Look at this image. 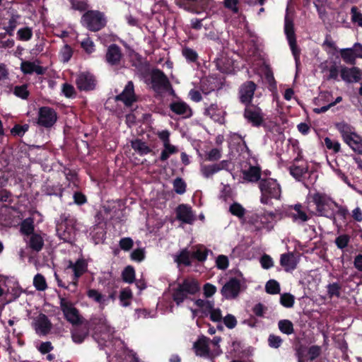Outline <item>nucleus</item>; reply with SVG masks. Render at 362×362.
I'll return each mask as SVG.
<instances>
[{
	"label": "nucleus",
	"mask_w": 362,
	"mask_h": 362,
	"mask_svg": "<svg viewBox=\"0 0 362 362\" xmlns=\"http://www.w3.org/2000/svg\"><path fill=\"white\" fill-rule=\"evenodd\" d=\"M199 290V285L196 280L187 279L182 284H178L177 288L174 289L173 299L177 305L185 302L188 308L189 306L194 308L195 306L194 301L196 300L192 299L191 296L195 294Z\"/></svg>",
	"instance_id": "1"
},
{
	"label": "nucleus",
	"mask_w": 362,
	"mask_h": 362,
	"mask_svg": "<svg viewBox=\"0 0 362 362\" xmlns=\"http://www.w3.org/2000/svg\"><path fill=\"white\" fill-rule=\"evenodd\" d=\"M197 308L189 306L192 313V317H195L201 313L204 316L208 317L214 322H222L223 314L220 308L215 307L214 302L209 300L197 299L194 301Z\"/></svg>",
	"instance_id": "2"
},
{
	"label": "nucleus",
	"mask_w": 362,
	"mask_h": 362,
	"mask_svg": "<svg viewBox=\"0 0 362 362\" xmlns=\"http://www.w3.org/2000/svg\"><path fill=\"white\" fill-rule=\"evenodd\" d=\"M259 188L261 192L260 202L263 204H272V199L278 200L281 197V188L275 179H261Z\"/></svg>",
	"instance_id": "3"
},
{
	"label": "nucleus",
	"mask_w": 362,
	"mask_h": 362,
	"mask_svg": "<svg viewBox=\"0 0 362 362\" xmlns=\"http://www.w3.org/2000/svg\"><path fill=\"white\" fill-rule=\"evenodd\" d=\"M344 141L355 152L362 153V138L355 132L350 124L340 122L335 124Z\"/></svg>",
	"instance_id": "4"
},
{
	"label": "nucleus",
	"mask_w": 362,
	"mask_h": 362,
	"mask_svg": "<svg viewBox=\"0 0 362 362\" xmlns=\"http://www.w3.org/2000/svg\"><path fill=\"white\" fill-rule=\"evenodd\" d=\"M276 223V214L272 211H260L252 215L250 224L256 231H271Z\"/></svg>",
	"instance_id": "5"
},
{
	"label": "nucleus",
	"mask_w": 362,
	"mask_h": 362,
	"mask_svg": "<svg viewBox=\"0 0 362 362\" xmlns=\"http://www.w3.org/2000/svg\"><path fill=\"white\" fill-rule=\"evenodd\" d=\"M308 199H311L315 204L316 209L320 216L329 217L330 215L329 209L336 206V202L324 193L310 194Z\"/></svg>",
	"instance_id": "6"
},
{
	"label": "nucleus",
	"mask_w": 362,
	"mask_h": 362,
	"mask_svg": "<svg viewBox=\"0 0 362 362\" xmlns=\"http://www.w3.org/2000/svg\"><path fill=\"white\" fill-rule=\"evenodd\" d=\"M244 278H231L222 287L221 293L226 299H234L238 297L241 291L245 288Z\"/></svg>",
	"instance_id": "7"
},
{
	"label": "nucleus",
	"mask_w": 362,
	"mask_h": 362,
	"mask_svg": "<svg viewBox=\"0 0 362 362\" xmlns=\"http://www.w3.org/2000/svg\"><path fill=\"white\" fill-rule=\"evenodd\" d=\"M82 23L90 30L98 31L105 25L104 15L98 11H88L81 18Z\"/></svg>",
	"instance_id": "8"
},
{
	"label": "nucleus",
	"mask_w": 362,
	"mask_h": 362,
	"mask_svg": "<svg viewBox=\"0 0 362 362\" xmlns=\"http://www.w3.org/2000/svg\"><path fill=\"white\" fill-rule=\"evenodd\" d=\"M284 32L286 35L290 48L294 57L296 66L300 64V51L296 45L294 28L293 21L289 18L288 12L285 16Z\"/></svg>",
	"instance_id": "9"
},
{
	"label": "nucleus",
	"mask_w": 362,
	"mask_h": 362,
	"mask_svg": "<svg viewBox=\"0 0 362 362\" xmlns=\"http://www.w3.org/2000/svg\"><path fill=\"white\" fill-rule=\"evenodd\" d=\"M95 329L94 337L100 345L102 344L103 341L105 343H112L114 329L110 327L105 317L99 319V322Z\"/></svg>",
	"instance_id": "10"
},
{
	"label": "nucleus",
	"mask_w": 362,
	"mask_h": 362,
	"mask_svg": "<svg viewBox=\"0 0 362 362\" xmlns=\"http://www.w3.org/2000/svg\"><path fill=\"white\" fill-rule=\"evenodd\" d=\"M61 310L65 319L73 325H77L81 322L82 317L74 304L66 298H62L60 300Z\"/></svg>",
	"instance_id": "11"
},
{
	"label": "nucleus",
	"mask_w": 362,
	"mask_h": 362,
	"mask_svg": "<svg viewBox=\"0 0 362 362\" xmlns=\"http://www.w3.org/2000/svg\"><path fill=\"white\" fill-rule=\"evenodd\" d=\"M57 233L60 239L72 243L76 235V221L74 219L66 220L59 226Z\"/></svg>",
	"instance_id": "12"
},
{
	"label": "nucleus",
	"mask_w": 362,
	"mask_h": 362,
	"mask_svg": "<svg viewBox=\"0 0 362 362\" xmlns=\"http://www.w3.org/2000/svg\"><path fill=\"white\" fill-rule=\"evenodd\" d=\"M195 354L199 357L211 358L216 357L210 346L209 339L206 337H200L193 344Z\"/></svg>",
	"instance_id": "13"
},
{
	"label": "nucleus",
	"mask_w": 362,
	"mask_h": 362,
	"mask_svg": "<svg viewBox=\"0 0 362 362\" xmlns=\"http://www.w3.org/2000/svg\"><path fill=\"white\" fill-rule=\"evenodd\" d=\"M57 115L53 109L49 107L40 108L37 119L38 124L47 128L51 127L57 122Z\"/></svg>",
	"instance_id": "14"
},
{
	"label": "nucleus",
	"mask_w": 362,
	"mask_h": 362,
	"mask_svg": "<svg viewBox=\"0 0 362 362\" xmlns=\"http://www.w3.org/2000/svg\"><path fill=\"white\" fill-rule=\"evenodd\" d=\"M245 117L253 126H260L264 121L262 110L255 105H249L245 110Z\"/></svg>",
	"instance_id": "15"
},
{
	"label": "nucleus",
	"mask_w": 362,
	"mask_h": 362,
	"mask_svg": "<svg viewBox=\"0 0 362 362\" xmlns=\"http://www.w3.org/2000/svg\"><path fill=\"white\" fill-rule=\"evenodd\" d=\"M288 216L291 218L293 222L299 225L304 223L310 218V214L305 212L301 204L291 206L288 211Z\"/></svg>",
	"instance_id": "16"
},
{
	"label": "nucleus",
	"mask_w": 362,
	"mask_h": 362,
	"mask_svg": "<svg viewBox=\"0 0 362 362\" xmlns=\"http://www.w3.org/2000/svg\"><path fill=\"white\" fill-rule=\"evenodd\" d=\"M152 86L155 91L160 93L167 90L170 88V83L162 71L156 70L152 74Z\"/></svg>",
	"instance_id": "17"
},
{
	"label": "nucleus",
	"mask_w": 362,
	"mask_h": 362,
	"mask_svg": "<svg viewBox=\"0 0 362 362\" xmlns=\"http://www.w3.org/2000/svg\"><path fill=\"white\" fill-rule=\"evenodd\" d=\"M299 261L300 256L293 252L284 253L280 257V264L287 272L293 271L297 267Z\"/></svg>",
	"instance_id": "18"
},
{
	"label": "nucleus",
	"mask_w": 362,
	"mask_h": 362,
	"mask_svg": "<svg viewBox=\"0 0 362 362\" xmlns=\"http://www.w3.org/2000/svg\"><path fill=\"white\" fill-rule=\"evenodd\" d=\"M87 268L88 264L86 262L82 259H78L74 263L72 262H69L67 269H71L74 273V280L72 281L73 286L75 287L77 286L78 279L87 271Z\"/></svg>",
	"instance_id": "19"
},
{
	"label": "nucleus",
	"mask_w": 362,
	"mask_h": 362,
	"mask_svg": "<svg viewBox=\"0 0 362 362\" xmlns=\"http://www.w3.org/2000/svg\"><path fill=\"white\" fill-rule=\"evenodd\" d=\"M340 75L341 79L346 83H356L362 78V72L356 67H341Z\"/></svg>",
	"instance_id": "20"
},
{
	"label": "nucleus",
	"mask_w": 362,
	"mask_h": 362,
	"mask_svg": "<svg viewBox=\"0 0 362 362\" xmlns=\"http://www.w3.org/2000/svg\"><path fill=\"white\" fill-rule=\"evenodd\" d=\"M256 85L252 81H247L240 89V98L243 103H250L253 98Z\"/></svg>",
	"instance_id": "21"
},
{
	"label": "nucleus",
	"mask_w": 362,
	"mask_h": 362,
	"mask_svg": "<svg viewBox=\"0 0 362 362\" xmlns=\"http://www.w3.org/2000/svg\"><path fill=\"white\" fill-rule=\"evenodd\" d=\"M170 109L175 114L183 117H189L192 115V109L184 101L176 100L170 103Z\"/></svg>",
	"instance_id": "22"
},
{
	"label": "nucleus",
	"mask_w": 362,
	"mask_h": 362,
	"mask_svg": "<svg viewBox=\"0 0 362 362\" xmlns=\"http://www.w3.org/2000/svg\"><path fill=\"white\" fill-rule=\"evenodd\" d=\"M76 84L80 90H91L95 87V79L89 73H81L76 78Z\"/></svg>",
	"instance_id": "23"
},
{
	"label": "nucleus",
	"mask_w": 362,
	"mask_h": 362,
	"mask_svg": "<svg viewBox=\"0 0 362 362\" xmlns=\"http://www.w3.org/2000/svg\"><path fill=\"white\" fill-rule=\"evenodd\" d=\"M34 327L38 334L45 335L50 330L51 323L45 315L41 314L35 318Z\"/></svg>",
	"instance_id": "24"
},
{
	"label": "nucleus",
	"mask_w": 362,
	"mask_h": 362,
	"mask_svg": "<svg viewBox=\"0 0 362 362\" xmlns=\"http://www.w3.org/2000/svg\"><path fill=\"white\" fill-rule=\"evenodd\" d=\"M117 99L122 100L127 106H130L136 100L132 81L128 82L122 93L117 96Z\"/></svg>",
	"instance_id": "25"
},
{
	"label": "nucleus",
	"mask_w": 362,
	"mask_h": 362,
	"mask_svg": "<svg viewBox=\"0 0 362 362\" xmlns=\"http://www.w3.org/2000/svg\"><path fill=\"white\" fill-rule=\"evenodd\" d=\"M227 166L228 162L226 160H222L218 163L212 165H202L200 170L203 176L206 178H209L221 170L226 168Z\"/></svg>",
	"instance_id": "26"
},
{
	"label": "nucleus",
	"mask_w": 362,
	"mask_h": 362,
	"mask_svg": "<svg viewBox=\"0 0 362 362\" xmlns=\"http://www.w3.org/2000/svg\"><path fill=\"white\" fill-rule=\"evenodd\" d=\"M21 69L25 74L35 73L38 75H41L45 73V69L40 66L37 61H23L21 64Z\"/></svg>",
	"instance_id": "27"
},
{
	"label": "nucleus",
	"mask_w": 362,
	"mask_h": 362,
	"mask_svg": "<svg viewBox=\"0 0 362 362\" xmlns=\"http://www.w3.org/2000/svg\"><path fill=\"white\" fill-rule=\"evenodd\" d=\"M177 218L186 223H192L194 221V216L190 207L180 205L177 209Z\"/></svg>",
	"instance_id": "28"
},
{
	"label": "nucleus",
	"mask_w": 362,
	"mask_h": 362,
	"mask_svg": "<svg viewBox=\"0 0 362 362\" xmlns=\"http://www.w3.org/2000/svg\"><path fill=\"white\" fill-rule=\"evenodd\" d=\"M122 57L120 49L115 45H110L106 54V60L108 64L115 65L119 63Z\"/></svg>",
	"instance_id": "29"
},
{
	"label": "nucleus",
	"mask_w": 362,
	"mask_h": 362,
	"mask_svg": "<svg viewBox=\"0 0 362 362\" xmlns=\"http://www.w3.org/2000/svg\"><path fill=\"white\" fill-rule=\"evenodd\" d=\"M205 114L209 116L215 122L223 123L224 122L225 112L222 109L218 107L216 105H211L206 109Z\"/></svg>",
	"instance_id": "30"
},
{
	"label": "nucleus",
	"mask_w": 362,
	"mask_h": 362,
	"mask_svg": "<svg viewBox=\"0 0 362 362\" xmlns=\"http://www.w3.org/2000/svg\"><path fill=\"white\" fill-rule=\"evenodd\" d=\"M87 296L90 299L98 303L101 309H103L108 304V298L107 296L101 294L95 289H89L87 291Z\"/></svg>",
	"instance_id": "31"
},
{
	"label": "nucleus",
	"mask_w": 362,
	"mask_h": 362,
	"mask_svg": "<svg viewBox=\"0 0 362 362\" xmlns=\"http://www.w3.org/2000/svg\"><path fill=\"white\" fill-rule=\"evenodd\" d=\"M192 259H197L199 262H204L206 259L209 252L204 245H196L191 250Z\"/></svg>",
	"instance_id": "32"
},
{
	"label": "nucleus",
	"mask_w": 362,
	"mask_h": 362,
	"mask_svg": "<svg viewBox=\"0 0 362 362\" xmlns=\"http://www.w3.org/2000/svg\"><path fill=\"white\" fill-rule=\"evenodd\" d=\"M260 168L259 166H250L249 169L243 170V177L249 182L260 180Z\"/></svg>",
	"instance_id": "33"
},
{
	"label": "nucleus",
	"mask_w": 362,
	"mask_h": 362,
	"mask_svg": "<svg viewBox=\"0 0 362 362\" xmlns=\"http://www.w3.org/2000/svg\"><path fill=\"white\" fill-rule=\"evenodd\" d=\"M21 16L18 14H14L11 16L8 22L4 23V30L6 33L12 36L16 27L19 25V20Z\"/></svg>",
	"instance_id": "34"
},
{
	"label": "nucleus",
	"mask_w": 362,
	"mask_h": 362,
	"mask_svg": "<svg viewBox=\"0 0 362 362\" xmlns=\"http://www.w3.org/2000/svg\"><path fill=\"white\" fill-rule=\"evenodd\" d=\"M132 148L140 156H145L151 152V148L146 142L140 139H136L132 141Z\"/></svg>",
	"instance_id": "35"
},
{
	"label": "nucleus",
	"mask_w": 362,
	"mask_h": 362,
	"mask_svg": "<svg viewBox=\"0 0 362 362\" xmlns=\"http://www.w3.org/2000/svg\"><path fill=\"white\" fill-rule=\"evenodd\" d=\"M192 256L191 250H182L178 255L175 256V261L178 264H183L189 266L192 264Z\"/></svg>",
	"instance_id": "36"
},
{
	"label": "nucleus",
	"mask_w": 362,
	"mask_h": 362,
	"mask_svg": "<svg viewBox=\"0 0 362 362\" xmlns=\"http://www.w3.org/2000/svg\"><path fill=\"white\" fill-rule=\"evenodd\" d=\"M29 247L37 252L40 251L44 245L42 238L40 235L33 234L28 241Z\"/></svg>",
	"instance_id": "37"
},
{
	"label": "nucleus",
	"mask_w": 362,
	"mask_h": 362,
	"mask_svg": "<svg viewBox=\"0 0 362 362\" xmlns=\"http://www.w3.org/2000/svg\"><path fill=\"white\" fill-rule=\"evenodd\" d=\"M163 150L160 153V159L163 161L166 160L171 155L177 153V148L172 145L170 143L169 144H163Z\"/></svg>",
	"instance_id": "38"
},
{
	"label": "nucleus",
	"mask_w": 362,
	"mask_h": 362,
	"mask_svg": "<svg viewBox=\"0 0 362 362\" xmlns=\"http://www.w3.org/2000/svg\"><path fill=\"white\" fill-rule=\"evenodd\" d=\"M330 215L329 217L333 218L335 220V216H339L344 219L348 214V209L336 203V206L329 209Z\"/></svg>",
	"instance_id": "39"
},
{
	"label": "nucleus",
	"mask_w": 362,
	"mask_h": 362,
	"mask_svg": "<svg viewBox=\"0 0 362 362\" xmlns=\"http://www.w3.org/2000/svg\"><path fill=\"white\" fill-rule=\"evenodd\" d=\"M17 39L20 41H29L33 35L32 28L23 27L17 31Z\"/></svg>",
	"instance_id": "40"
},
{
	"label": "nucleus",
	"mask_w": 362,
	"mask_h": 362,
	"mask_svg": "<svg viewBox=\"0 0 362 362\" xmlns=\"http://www.w3.org/2000/svg\"><path fill=\"white\" fill-rule=\"evenodd\" d=\"M307 171L308 168L305 165L297 166L293 165L290 167L291 175L298 180H300Z\"/></svg>",
	"instance_id": "41"
},
{
	"label": "nucleus",
	"mask_w": 362,
	"mask_h": 362,
	"mask_svg": "<svg viewBox=\"0 0 362 362\" xmlns=\"http://www.w3.org/2000/svg\"><path fill=\"white\" fill-rule=\"evenodd\" d=\"M132 298V292L129 288H126L121 291L120 294H119V300H120L121 305L123 307H127L130 305Z\"/></svg>",
	"instance_id": "42"
},
{
	"label": "nucleus",
	"mask_w": 362,
	"mask_h": 362,
	"mask_svg": "<svg viewBox=\"0 0 362 362\" xmlns=\"http://www.w3.org/2000/svg\"><path fill=\"white\" fill-rule=\"evenodd\" d=\"M279 330L286 334H291L293 332V323L288 320H281L278 323Z\"/></svg>",
	"instance_id": "43"
},
{
	"label": "nucleus",
	"mask_w": 362,
	"mask_h": 362,
	"mask_svg": "<svg viewBox=\"0 0 362 362\" xmlns=\"http://www.w3.org/2000/svg\"><path fill=\"white\" fill-rule=\"evenodd\" d=\"M23 290L20 287L18 283H14L13 286L11 288H8L7 290V293H5L6 295H10L11 298L8 300V302H10L11 300H13L18 298L21 294L22 293Z\"/></svg>",
	"instance_id": "44"
},
{
	"label": "nucleus",
	"mask_w": 362,
	"mask_h": 362,
	"mask_svg": "<svg viewBox=\"0 0 362 362\" xmlns=\"http://www.w3.org/2000/svg\"><path fill=\"white\" fill-rule=\"evenodd\" d=\"M34 230L33 220L30 218L25 219L21 225V231L25 235H30Z\"/></svg>",
	"instance_id": "45"
},
{
	"label": "nucleus",
	"mask_w": 362,
	"mask_h": 362,
	"mask_svg": "<svg viewBox=\"0 0 362 362\" xmlns=\"http://www.w3.org/2000/svg\"><path fill=\"white\" fill-rule=\"evenodd\" d=\"M324 141L325 145L327 149L332 151L335 153L340 151L341 144L338 141L332 139L329 137H325Z\"/></svg>",
	"instance_id": "46"
},
{
	"label": "nucleus",
	"mask_w": 362,
	"mask_h": 362,
	"mask_svg": "<svg viewBox=\"0 0 362 362\" xmlns=\"http://www.w3.org/2000/svg\"><path fill=\"white\" fill-rule=\"evenodd\" d=\"M340 54L343 60L346 63L354 64L356 59L351 48L341 49Z\"/></svg>",
	"instance_id": "47"
},
{
	"label": "nucleus",
	"mask_w": 362,
	"mask_h": 362,
	"mask_svg": "<svg viewBox=\"0 0 362 362\" xmlns=\"http://www.w3.org/2000/svg\"><path fill=\"white\" fill-rule=\"evenodd\" d=\"M229 211L233 215L238 218L243 217L245 214V209L244 207L237 202H235L230 206Z\"/></svg>",
	"instance_id": "48"
},
{
	"label": "nucleus",
	"mask_w": 362,
	"mask_h": 362,
	"mask_svg": "<svg viewBox=\"0 0 362 362\" xmlns=\"http://www.w3.org/2000/svg\"><path fill=\"white\" fill-rule=\"evenodd\" d=\"M122 279L124 281L131 284L134 281L135 272L132 267H127L122 272Z\"/></svg>",
	"instance_id": "49"
},
{
	"label": "nucleus",
	"mask_w": 362,
	"mask_h": 362,
	"mask_svg": "<svg viewBox=\"0 0 362 362\" xmlns=\"http://www.w3.org/2000/svg\"><path fill=\"white\" fill-rule=\"evenodd\" d=\"M33 285L38 291H45L47 287L45 277L40 274L34 277Z\"/></svg>",
	"instance_id": "50"
},
{
	"label": "nucleus",
	"mask_w": 362,
	"mask_h": 362,
	"mask_svg": "<svg viewBox=\"0 0 362 362\" xmlns=\"http://www.w3.org/2000/svg\"><path fill=\"white\" fill-rule=\"evenodd\" d=\"M87 336V332L78 328L74 329L71 332L72 339L74 342L80 344L83 341Z\"/></svg>",
	"instance_id": "51"
},
{
	"label": "nucleus",
	"mask_w": 362,
	"mask_h": 362,
	"mask_svg": "<svg viewBox=\"0 0 362 362\" xmlns=\"http://www.w3.org/2000/svg\"><path fill=\"white\" fill-rule=\"evenodd\" d=\"M266 291L270 294H277L280 291L279 284L275 280H269L265 286Z\"/></svg>",
	"instance_id": "52"
},
{
	"label": "nucleus",
	"mask_w": 362,
	"mask_h": 362,
	"mask_svg": "<svg viewBox=\"0 0 362 362\" xmlns=\"http://www.w3.org/2000/svg\"><path fill=\"white\" fill-rule=\"evenodd\" d=\"M281 304L286 308H291L294 304V297L290 293H284L280 297Z\"/></svg>",
	"instance_id": "53"
},
{
	"label": "nucleus",
	"mask_w": 362,
	"mask_h": 362,
	"mask_svg": "<svg viewBox=\"0 0 362 362\" xmlns=\"http://www.w3.org/2000/svg\"><path fill=\"white\" fill-rule=\"evenodd\" d=\"M74 10L84 11L88 8V3L85 0H69Z\"/></svg>",
	"instance_id": "54"
},
{
	"label": "nucleus",
	"mask_w": 362,
	"mask_h": 362,
	"mask_svg": "<svg viewBox=\"0 0 362 362\" xmlns=\"http://www.w3.org/2000/svg\"><path fill=\"white\" fill-rule=\"evenodd\" d=\"M351 21L362 27V13L356 6L351 8Z\"/></svg>",
	"instance_id": "55"
},
{
	"label": "nucleus",
	"mask_w": 362,
	"mask_h": 362,
	"mask_svg": "<svg viewBox=\"0 0 362 362\" xmlns=\"http://www.w3.org/2000/svg\"><path fill=\"white\" fill-rule=\"evenodd\" d=\"M72 49L69 45H65L59 52L61 60L67 62L72 57Z\"/></svg>",
	"instance_id": "56"
},
{
	"label": "nucleus",
	"mask_w": 362,
	"mask_h": 362,
	"mask_svg": "<svg viewBox=\"0 0 362 362\" xmlns=\"http://www.w3.org/2000/svg\"><path fill=\"white\" fill-rule=\"evenodd\" d=\"M182 54L189 62H194L197 61L198 58L197 53L194 49L189 47H185L182 49Z\"/></svg>",
	"instance_id": "57"
},
{
	"label": "nucleus",
	"mask_w": 362,
	"mask_h": 362,
	"mask_svg": "<svg viewBox=\"0 0 362 362\" xmlns=\"http://www.w3.org/2000/svg\"><path fill=\"white\" fill-rule=\"evenodd\" d=\"M222 322L228 329H233L237 325L235 317L231 314H227L226 316H223Z\"/></svg>",
	"instance_id": "58"
},
{
	"label": "nucleus",
	"mask_w": 362,
	"mask_h": 362,
	"mask_svg": "<svg viewBox=\"0 0 362 362\" xmlns=\"http://www.w3.org/2000/svg\"><path fill=\"white\" fill-rule=\"evenodd\" d=\"M173 188L177 194H182L185 192L186 184L181 178H176L173 182Z\"/></svg>",
	"instance_id": "59"
},
{
	"label": "nucleus",
	"mask_w": 362,
	"mask_h": 362,
	"mask_svg": "<svg viewBox=\"0 0 362 362\" xmlns=\"http://www.w3.org/2000/svg\"><path fill=\"white\" fill-rule=\"evenodd\" d=\"M221 339L219 337H215L212 340L209 339L210 346L214 352V356H218L221 353V349L219 346V343Z\"/></svg>",
	"instance_id": "60"
},
{
	"label": "nucleus",
	"mask_w": 362,
	"mask_h": 362,
	"mask_svg": "<svg viewBox=\"0 0 362 362\" xmlns=\"http://www.w3.org/2000/svg\"><path fill=\"white\" fill-rule=\"evenodd\" d=\"M14 94L22 99H26L28 96V90L26 85L16 86L14 88Z\"/></svg>",
	"instance_id": "61"
},
{
	"label": "nucleus",
	"mask_w": 362,
	"mask_h": 362,
	"mask_svg": "<svg viewBox=\"0 0 362 362\" xmlns=\"http://www.w3.org/2000/svg\"><path fill=\"white\" fill-rule=\"evenodd\" d=\"M318 102L325 103V105L329 104V103H333L334 100H332V94L331 92L325 91L320 93L317 99Z\"/></svg>",
	"instance_id": "62"
},
{
	"label": "nucleus",
	"mask_w": 362,
	"mask_h": 362,
	"mask_svg": "<svg viewBox=\"0 0 362 362\" xmlns=\"http://www.w3.org/2000/svg\"><path fill=\"white\" fill-rule=\"evenodd\" d=\"M81 45L83 49L88 54L93 52L95 50L93 42L88 37L82 40Z\"/></svg>",
	"instance_id": "63"
},
{
	"label": "nucleus",
	"mask_w": 362,
	"mask_h": 362,
	"mask_svg": "<svg viewBox=\"0 0 362 362\" xmlns=\"http://www.w3.org/2000/svg\"><path fill=\"white\" fill-rule=\"evenodd\" d=\"M203 291L204 296L206 298H210L216 293V287L210 283H206L204 284L203 287Z\"/></svg>",
	"instance_id": "64"
}]
</instances>
